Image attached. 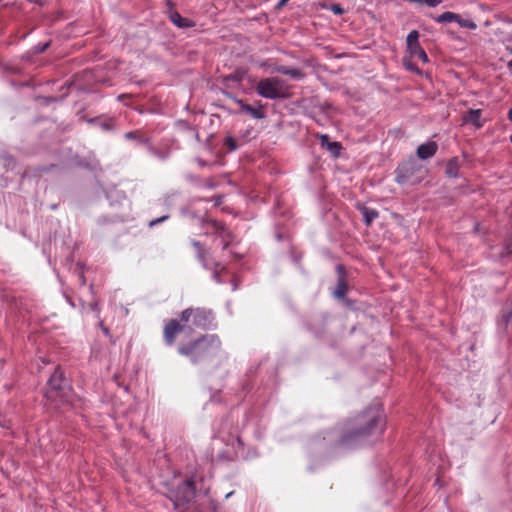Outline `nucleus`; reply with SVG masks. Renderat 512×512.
Wrapping results in <instances>:
<instances>
[{"label":"nucleus","instance_id":"nucleus-1","mask_svg":"<svg viewBox=\"0 0 512 512\" xmlns=\"http://www.w3.org/2000/svg\"><path fill=\"white\" fill-rule=\"evenodd\" d=\"M210 314L200 308L186 309L181 313V321L184 323L180 324L177 320H170L164 328V338L168 345L174 343L176 335L185 329V327H205L209 321Z\"/></svg>","mask_w":512,"mask_h":512},{"label":"nucleus","instance_id":"nucleus-2","mask_svg":"<svg viewBox=\"0 0 512 512\" xmlns=\"http://www.w3.org/2000/svg\"><path fill=\"white\" fill-rule=\"evenodd\" d=\"M220 348V342L214 335L197 340L192 345L181 346L179 353L188 356L193 363L206 360L214 356Z\"/></svg>","mask_w":512,"mask_h":512},{"label":"nucleus","instance_id":"nucleus-3","mask_svg":"<svg viewBox=\"0 0 512 512\" xmlns=\"http://www.w3.org/2000/svg\"><path fill=\"white\" fill-rule=\"evenodd\" d=\"M355 421L358 427L356 435L382 433L384 430V416L379 406L369 408L359 415Z\"/></svg>","mask_w":512,"mask_h":512},{"label":"nucleus","instance_id":"nucleus-4","mask_svg":"<svg viewBox=\"0 0 512 512\" xmlns=\"http://www.w3.org/2000/svg\"><path fill=\"white\" fill-rule=\"evenodd\" d=\"M257 93L267 99L286 98L289 96V87L285 81L277 77L261 79L256 86Z\"/></svg>","mask_w":512,"mask_h":512},{"label":"nucleus","instance_id":"nucleus-5","mask_svg":"<svg viewBox=\"0 0 512 512\" xmlns=\"http://www.w3.org/2000/svg\"><path fill=\"white\" fill-rule=\"evenodd\" d=\"M439 23L444 22H457L459 26L468 28L471 30L476 29L477 25L469 19H463L459 14L453 13V12H444L441 15H439L436 19Z\"/></svg>","mask_w":512,"mask_h":512},{"label":"nucleus","instance_id":"nucleus-6","mask_svg":"<svg viewBox=\"0 0 512 512\" xmlns=\"http://www.w3.org/2000/svg\"><path fill=\"white\" fill-rule=\"evenodd\" d=\"M437 151V144L435 142H428L421 144L417 149V155L421 159L432 157Z\"/></svg>","mask_w":512,"mask_h":512},{"label":"nucleus","instance_id":"nucleus-7","mask_svg":"<svg viewBox=\"0 0 512 512\" xmlns=\"http://www.w3.org/2000/svg\"><path fill=\"white\" fill-rule=\"evenodd\" d=\"M274 71L284 74V75H288L291 78L296 79V80L302 79L304 77V73L300 69H297V68H288L286 66H276L274 68Z\"/></svg>","mask_w":512,"mask_h":512},{"label":"nucleus","instance_id":"nucleus-8","mask_svg":"<svg viewBox=\"0 0 512 512\" xmlns=\"http://www.w3.org/2000/svg\"><path fill=\"white\" fill-rule=\"evenodd\" d=\"M481 110L480 109H471L468 111L466 115L463 117V121L466 123H471L476 127H481L482 124L480 122Z\"/></svg>","mask_w":512,"mask_h":512},{"label":"nucleus","instance_id":"nucleus-9","mask_svg":"<svg viewBox=\"0 0 512 512\" xmlns=\"http://www.w3.org/2000/svg\"><path fill=\"white\" fill-rule=\"evenodd\" d=\"M235 102L239 105L242 111L250 114L253 118H263V113L260 108H254L251 105L245 104L242 100H235Z\"/></svg>","mask_w":512,"mask_h":512},{"label":"nucleus","instance_id":"nucleus-10","mask_svg":"<svg viewBox=\"0 0 512 512\" xmlns=\"http://www.w3.org/2000/svg\"><path fill=\"white\" fill-rule=\"evenodd\" d=\"M358 209L367 225H370L378 217V212L364 205H358Z\"/></svg>","mask_w":512,"mask_h":512},{"label":"nucleus","instance_id":"nucleus-11","mask_svg":"<svg viewBox=\"0 0 512 512\" xmlns=\"http://www.w3.org/2000/svg\"><path fill=\"white\" fill-rule=\"evenodd\" d=\"M321 145L326 147L327 150L334 156H338L340 152V144L338 142H330L327 135L320 136Z\"/></svg>","mask_w":512,"mask_h":512},{"label":"nucleus","instance_id":"nucleus-12","mask_svg":"<svg viewBox=\"0 0 512 512\" xmlns=\"http://www.w3.org/2000/svg\"><path fill=\"white\" fill-rule=\"evenodd\" d=\"M49 385L55 389L59 390L62 387L63 382V373L60 371V369H56L53 375L49 378Z\"/></svg>","mask_w":512,"mask_h":512},{"label":"nucleus","instance_id":"nucleus-13","mask_svg":"<svg viewBox=\"0 0 512 512\" xmlns=\"http://www.w3.org/2000/svg\"><path fill=\"white\" fill-rule=\"evenodd\" d=\"M410 56L413 58L420 59L423 63H427L429 61L426 52L419 46H415L411 49H408Z\"/></svg>","mask_w":512,"mask_h":512},{"label":"nucleus","instance_id":"nucleus-14","mask_svg":"<svg viewBox=\"0 0 512 512\" xmlns=\"http://www.w3.org/2000/svg\"><path fill=\"white\" fill-rule=\"evenodd\" d=\"M459 170V162L457 158L451 159L446 166V174L449 177H457Z\"/></svg>","mask_w":512,"mask_h":512},{"label":"nucleus","instance_id":"nucleus-15","mask_svg":"<svg viewBox=\"0 0 512 512\" xmlns=\"http://www.w3.org/2000/svg\"><path fill=\"white\" fill-rule=\"evenodd\" d=\"M184 493L181 497L184 501H189L194 496V486L189 480L183 482Z\"/></svg>","mask_w":512,"mask_h":512},{"label":"nucleus","instance_id":"nucleus-16","mask_svg":"<svg viewBox=\"0 0 512 512\" xmlns=\"http://www.w3.org/2000/svg\"><path fill=\"white\" fill-rule=\"evenodd\" d=\"M418 38L419 33L416 30L411 31L407 36V48L411 49L415 46H419Z\"/></svg>","mask_w":512,"mask_h":512},{"label":"nucleus","instance_id":"nucleus-17","mask_svg":"<svg viewBox=\"0 0 512 512\" xmlns=\"http://www.w3.org/2000/svg\"><path fill=\"white\" fill-rule=\"evenodd\" d=\"M171 21L180 28L189 26L188 20L186 18L181 17L178 13H174L171 15Z\"/></svg>","mask_w":512,"mask_h":512},{"label":"nucleus","instance_id":"nucleus-18","mask_svg":"<svg viewBox=\"0 0 512 512\" xmlns=\"http://www.w3.org/2000/svg\"><path fill=\"white\" fill-rule=\"evenodd\" d=\"M334 295L337 298H343L345 295V285L343 283H339L338 287L334 291Z\"/></svg>","mask_w":512,"mask_h":512},{"label":"nucleus","instance_id":"nucleus-19","mask_svg":"<svg viewBox=\"0 0 512 512\" xmlns=\"http://www.w3.org/2000/svg\"><path fill=\"white\" fill-rule=\"evenodd\" d=\"M225 145L228 146L230 151H233V150H235L237 148L236 142H235V140L232 137H227L225 139Z\"/></svg>","mask_w":512,"mask_h":512},{"label":"nucleus","instance_id":"nucleus-20","mask_svg":"<svg viewBox=\"0 0 512 512\" xmlns=\"http://www.w3.org/2000/svg\"><path fill=\"white\" fill-rule=\"evenodd\" d=\"M404 65L408 70L419 72L414 64L410 60L404 59Z\"/></svg>","mask_w":512,"mask_h":512},{"label":"nucleus","instance_id":"nucleus-21","mask_svg":"<svg viewBox=\"0 0 512 512\" xmlns=\"http://www.w3.org/2000/svg\"><path fill=\"white\" fill-rule=\"evenodd\" d=\"M422 3H425L430 7H435L441 3V0H422Z\"/></svg>","mask_w":512,"mask_h":512},{"label":"nucleus","instance_id":"nucleus-22","mask_svg":"<svg viewBox=\"0 0 512 512\" xmlns=\"http://www.w3.org/2000/svg\"><path fill=\"white\" fill-rule=\"evenodd\" d=\"M331 10L337 15H341L343 13V9L336 4L331 6Z\"/></svg>","mask_w":512,"mask_h":512},{"label":"nucleus","instance_id":"nucleus-23","mask_svg":"<svg viewBox=\"0 0 512 512\" xmlns=\"http://www.w3.org/2000/svg\"><path fill=\"white\" fill-rule=\"evenodd\" d=\"M166 218H167V216H164V217H162V218H158V219L152 220V221L150 222V226H154V225H156V224H158V223H160V222L164 221Z\"/></svg>","mask_w":512,"mask_h":512},{"label":"nucleus","instance_id":"nucleus-24","mask_svg":"<svg viewBox=\"0 0 512 512\" xmlns=\"http://www.w3.org/2000/svg\"><path fill=\"white\" fill-rule=\"evenodd\" d=\"M48 45H49V43H45L43 46L37 48V52L38 53L43 52L48 47Z\"/></svg>","mask_w":512,"mask_h":512},{"label":"nucleus","instance_id":"nucleus-25","mask_svg":"<svg viewBox=\"0 0 512 512\" xmlns=\"http://www.w3.org/2000/svg\"><path fill=\"white\" fill-rule=\"evenodd\" d=\"M508 118L510 121H512V108L508 112Z\"/></svg>","mask_w":512,"mask_h":512},{"label":"nucleus","instance_id":"nucleus-26","mask_svg":"<svg viewBox=\"0 0 512 512\" xmlns=\"http://www.w3.org/2000/svg\"><path fill=\"white\" fill-rule=\"evenodd\" d=\"M507 249H508V253L512 254V241H511V244L507 247Z\"/></svg>","mask_w":512,"mask_h":512},{"label":"nucleus","instance_id":"nucleus-27","mask_svg":"<svg viewBox=\"0 0 512 512\" xmlns=\"http://www.w3.org/2000/svg\"><path fill=\"white\" fill-rule=\"evenodd\" d=\"M510 321H512V314H510V315L508 316V318L506 319V322H507V323H509Z\"/></svg>","mask_w":512,"mask_h":512},{"label":"nucleus","instance_id":"nucleus-28","mask_svg":"<svg viewBox=\"0 0 512 512\" xmlns=\"http://www.w3.org/2000/svg\"><path fill=\"white\" fill-rule=\"evenodd\" d=\"M286 1H287V0H281V1L279 2V6H283V5L286 3Z\"/></svg>","mask_w":512,"mask_h":512},{"label":"nucleus","instance_id":"nucleus-29","mask_svg":"<svg viewBox=\"0 0 512 512\" xmlns=\"http://www.w3.org/2000/svg\"><path fill=\"white\" fill-rule=\"evenodd\" d=\"M508 67L512 69V60L508 62Z\"/></svg>","mask_w":512,"mask_h":512},{"label":"nucleus","instance_id":"nucleus-30","mask_svg":"<svg viewBox=\"0 0 512 512\" xmlns=\"http://www.w3.org/2000/svg\"><path fill=\"white\" fill-rule=\"evenodd\" d=\"M231 494H232V492L226 494V498L230 497Z\"/></svg>","mask_w":512,"mask_h":512},{"label":"nucleus","instance_id":"nucleus-31","mask_svg":"<svg viewBox=\"0 0 512 512\" xmlns=\"http://www.w3.org/2000/svg\"><path fill=\"white\" fill-rule=\"evenodd\" d=\"M509 51L512 53V47H511V48H509Z\"/></svg>","mask_w":512,"mask_h":512},{"label":"nucleus","instance_id":"nucleus-32","mask_svg":"<svg viewBox=\"0 0 512 512\" xmlns=\"http://www.w3.org/2000/svg\"><path fill=\"white\" fill-rule=\"evenodd\" d=\"M510 139H511V142H512V134H511V137H510Z\"/></svg>","mask_w":512,"mask_h":512}]
</instances>
